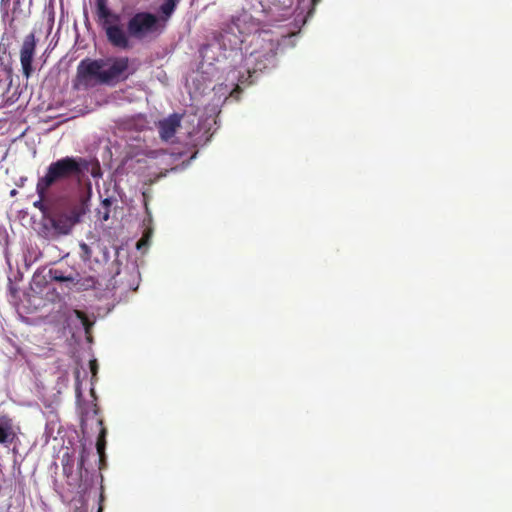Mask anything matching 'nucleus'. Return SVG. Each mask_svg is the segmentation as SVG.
Listing matches in <instances>:
<instances>
[{
    "label": "nucleus",
    "instance_id": "f257e3e1",
    "mask_svg": "<svg viewBox=\"0 0 512 512\" xmlns=\"http://www.w3.org/2000/svg\"><path fill=\"white\" fill-rule=\"evenodd\" d=\"M96 15L108 42L115 48H131L130 39L143 40L159 32V17L151 12H137L127 22V29L120 23V15L110 10L107 0H96Z\"/></svg>",
    "mask_w": 512,
    "mask_h": 512
},
{
    "label": "nucleus",
    "instance_id": "f03ea898",
    "mask_svg": "<svg viewBox=\"0 0 512 512\" xmlns=\"http://www.w3.org/2000/svg\"><path fill=\"white\" fill-rule=\"evenodd\" d=\"M130 60L126 56L105 59L85 58L77 66L74 87L90 88L97 84L115 86L128 79Z\"/></svg>",
    "mask_w": 512,
    "mask_h": 512
},
{
    "label": "nucleus",
    "instance_id": "7ed1b4c3",
    "mask_svg": "<svg viewBox=\"0 0 512 512\" xmlns=\"http://www.w3.org/2000/svg\"><path fill=\"white\" fill-rule=\"evenodd\" d=\"M90 165L91 162L84 157L65 156L51 162L38 180L50 189L69 182L81 184Z\"/></svg>",
    "mask_w": 512,
    "mask_h": 512
},
{
    "label": "nucleus",
    "instance_id": "20e7f679",
    "mask_svg": "<svg viewBox=\"0 0 512 512\" xmlns=\"http://www.w3.org/2000/svg\"><path fill=\"white\" fill-rule=\"evenodd\" d=\"M84 214L85 208L81 203L72 204L65 209L54 206L46 220L57 235H68Z\"/></svg>",
    "mask_w": 512,
    "mask_h": 512
},
{
    "label": "nucleus",
    "instance_id": "39448f33",
    "mask_svg": "<svg viewBox=\"0 0 512 512\" xmlns=\"http://www.w3.org/2000/svg\"><path fill=\"white\" fill-rule=\"evenodd\" d=\"M49 277L52 281L65 283L68 289L75 288L77 291L95 288L97 284V280L93 276L81 278L78 272L65 274V272L59 268L50 269Z\"/></svg>",
    "mask_w": 512,
    "mask_h": 512
},
{
    "label": "nucleus",
    "instance_id": "423d86ee",
    "mask_svg": "<svg viewBox=\"0 0 512 512\" xmlns=\"http://www.w3.org/2000/svg\"><path fill=\"white\" fill-rule=\"evenodd\" d=\"M36 39L34 33L25 36L20 50V62L23 75L29 78L33 72L32 61L35 54Z\"/></svg>",
    "mask_w": 512,
    "mask_h": 512
},
{
    "label": "nucleus",
    "instance_id": "0eeeda50",
    "mask_svg": "<svg viewBox=\"0 0 512 512\" xmlns=\"http://www.w3.org/2000/svg\"><path fill=\"white\" fill-rule=\"evenodd\" d=\"M181 120L182 115L178 113H173L160 120L157 124L160 138L165 142L171 141L181 126Z\"/></svg>",
    "mask_w": 512,
    "mask_h": 512
},
{
    "label": "nucleus",
    "instance_id": "6e6552de",
    "mask_svg": "<svg viewBox=\"0 0 512 512\" xmlns=\"http://www.w3.org/2000/svg\"><path fill=\"white\" fill-rule=\"evenodd\" d=\"M50 191V188L41 183L39 180H37L36 183V193L38 195V200H36L33 203V206L37 208L41 213L43 219H47L50 212L54 208V204H52V201L48 197V193Z\"/></svg>",
    "mask_w": 512,
    "mask_h": 512
},
{
    "label": "nucleus",
    "instance_id": "1a4fd4ad",
    "mask_svg": "<svg viewBox=\"0 0 512 512\" xmlns=\"http://www.w3.org/2000/svg\"><path fill=\"white\" fill-rule=\"evenodd\" d=\"M17 437L14 421L8 415L0 416V444L10 445Z\"/></svg>",
    "mask_w": 512,
    "mask_h": 512
},
{
    "label": "nucleus",
    "instance_id": "9d476101",
    "mask_svg": "<svg viewBox=\"0 0 512 512\" xmlns=\"http://www.w3.org/2000/svg\"><path fill=\"white\" fill-rule=\"evenodd\" d=\"M73 314L81 322L85 333L87 335H89L94 323L92 321H90V319L88 318L86 313L81 310L75 309V310H73Z\"/></svg>",
    "mask_w": 512,
    "mask_h": 512
},
{
    "label": "nucleus",
    "instance_id": "9b49d317",
    "mask_svg": "<svg viewBox=\"0 0 512 512\" xmlns=\"http://www.w3.org/2000/svg\"><path fill=\"white\" fill-rule=\"evenodd\" d=\"M106 434H107L106 428L102 427L100 430V433L98 435L97 442H96L97 453L99 454V456L101 458H103L105 456Z\"/></svg>",
    "mask_w": 512,
    "mask_h": 512
},
{
    "label": "nucleus",
    "instance_id": "f8f14e48",
    "mask_svg": "<svg viewBox=\"0 0 512 512\" xmlns=\"http://www.w3.org/2000/svg\"><path fill=\"white\" fill-rule=\"evenodd\" d=\"M112 205V200L110 198H105L101 202V208L98 210L99 217L102 221H107L110 218V208Z\"/></svg>",
    "mask_w": 512,
    "mask_h": 512
},
{
    "label": "nucleus",
    "instance_id": "ddd939ff",
    "mask_svg": "<svg viewBox=\"0 0 512 512\" xmlns=\"http://www.w3.org/2000/svg\"><path fill=\"white\" fill-rule=\"evenodd\" d=\"M178 0H165L160 6V11L166 16L170 17L174 12Z\"/></svg>",
    "mask_w": 512,
    "mask_h": 512
},
{
    "label": "nucleus",
    "instance_id": "4468645a",
    "mask_svg": "<svg viewBox=\"0 0 512 512\" xmlns=\"http://www.w3.org/2000/svg\"><path fill=\"white\" fill-rule=\"evenodd\" d=\"M79 248H80L79 256H80L81 260L83 262H89L92 258V254H93L91 248L85 242H81L79 244Z\"/></svg>",
    "mask_w": 512,
    "mask_h": 512
},
{
    "label": "nucleus",
    "instance_id": "2eb2a0df",
    "mask_svg": "<svg viewBox=\"0 0 512 512\" xmlns=\"http://www.w3.org/2000/svg\"><path fill=\"white\" fill-rule=\"evenodd\" d=\"M62 466H63V475L67 478L71 477L73 474V463L71 462V459L68 455H67L66 461H65V456L63 457Z\"/></svg>",
    "mask_w": 512,
    "mask_h": 512
},
{
    "label": "nucleus",
    "instance_id": "dca6fc26",
    "mask_svg": "<svg viewBox=\"0 0 512 512\" xmlns=\"http://www.w3.org/2000/svg\"><path fill=\"white\" fill-rule=\"evenodd\" d=\"M89 456V452L86 449H82L80 453V459L78 462V470L80 473V477H82L83 471L87 472V469L84 468L85 462Z\"/></svg>",
    "mask_w": 512,
    "mask_h": 512
},
{
    "label": "nucleus",
    "instance_id": "f3484780",
    "mask_svg": "<svg viewBox=\"0 0 512 512\" xmlns=\"http://www.w3.org/2000/svg\"><path fill=\"white\" fill-rule=\"evenodd\" d=\"M8 92V86L2 80H0V106L5 102V94Z\"/></svg>",
    "mask_w": 512,
    "mask_h": 512
},
{
    "label": "nucleus",
    "instance_id": "a211bd4d",
    "mask_svg": "<svg viewBox=\"0 0 512 512\" xmlns=\"http://www.w3.org/2000/svg\"><path fill=\"white\" fill-rule=\"evenodd\" d=\"M9 4H10V0H1L0 1V8L3 13H5V14L8 13Z\"/></svg>",
    "mask_w": 512,
    "mask_h": 512
},
{
    "label": "nucleus",
    "instance_id": "6ab92c4d",
    "mask_svg": "<svg viewBox=\"0 0 512 512\" xmlns=\"http://www.w3.org/2000/svg\"><path fill=\"white\" fill-rule=\"evenodd\" d=\"M90 369H91V372L93 373V375H95L96 372H97V362H96V360H91L90 361Z\"/></svg>",
    "mask_w": 512,
    "mask_h": 512
},
{
    "label": "nucleus",
    "instance_id": "aec40b11",
    "mask_svg": "<svg viewBox=\"0 0 512 512\" xmlns=\"http://www.w3.org/2000/svg\"><path fill=\"white\" fill-rule=\"evenodd\" d=\"M321 0H311V8L308 11V16L312 15L315 6L320 2Z\"/></svg>",
    "mask_w": 512,
    "mask_h": 512
},
{
    "label": "nucleus",
    "instance_id": "412c9836",
    "mask_svg": "<svg viewBox=\"0 0 512 512\" xmlns=\"http://www.w3.org/2000/svg\"><path fill=\"white\" fill-rule=\"evenodd\" d=\"M20 2L21 0H15L14 1V7H13V12L15 13L16 10L18 9V6H20Z\"/></svg>",
    "mask_w": 512,
    "mask_h": 512
},
{
    "label": "nucleus",
    "instance_id": "4be33fe9",
    "mask_svg": "<svg viewBox=\"0 0 512 512\" xmlns=\"http://www.w3.org/2000/svg\"><path fill=\"white\" fill-rule=\"evenodd\" d=\"M142 244H145V239H144V238H142V239H140V240L138 241V243H137V248H138V249H140V248H141V246H142Z\"/></svg>",
    "mask_w": 512,
    "mask_h": 512
},
{
    "label": "nucleus",
    "instance_id": "5701e85b",
    "mask_svg": "<svg viewBox=\"0 0 512 512\" xmlns=\"http://www.w3.org/2000/svg\"><path fill=\"white\" fill-rule=\"evenodd\" d=\"M99 462H100V465L104 464L105 463V456L103 458H101L99 456Z\"/></svg>",
    "mask_w": 512,
    "mask_h": 512
},
{
    "label": "nucleus",
    "instance_id": "b1692460",
    "mask_svg": "<svg viewBox=\"0 0 512 512\" xmlns=\"http://www.w3.org/2000/svg\"><path fill=\"white\" fill-rule=\"evenodd\" d=\"M151 233L152 232L150 230H147L144 236L148 238L151 235Z\"/></svg>",
    "mask_w": 512,
    "mask_h": 512
},
{
    "label": "nucleus",
    "instance_id": "393cba45",
    "mask_svg": "<svg viewBox=\"0 0 512 512\" xmlns=\"http://www.w3.org/2000/svg\"><path fill=\"white\" fill-rule=\"evenodd\" d=\"M91 174H92V176H94V177H96V176L98 175V173H96L94 169L91 171Z\"/></svg>",
    "mask_w": 512,
    "mask_h": 512
},
{
    "label": "nucleus",
    "instance_id": "a878e982",
    "mask_svg": "<svg viewBox=\"0 0 512 512\" xmlns=\"http://www.w3.org/2000/svg\"><path fill=\"white\" fill-rule=\"evenodd\" d=\"M15 194H16V190H12L11 195H15Z\"/></svg>",
    "mask_w": 512,
    "mask_h": 512
},
{
    "label": "nucleus",
    "instance_id": "bb28decb",
    "mask_svg": "<svg viewBox=\"0 0 512 512\" xmlns=\"http://www.w3.org/2000/svg\"><path fill=\"white\" fill-rule=\"evenodd\" d=\"M98 512H102V508L101 507L99 508Z\"/></svg>",
    "mask_w": 512,
    "mask_h": 512
}]
</instances>
